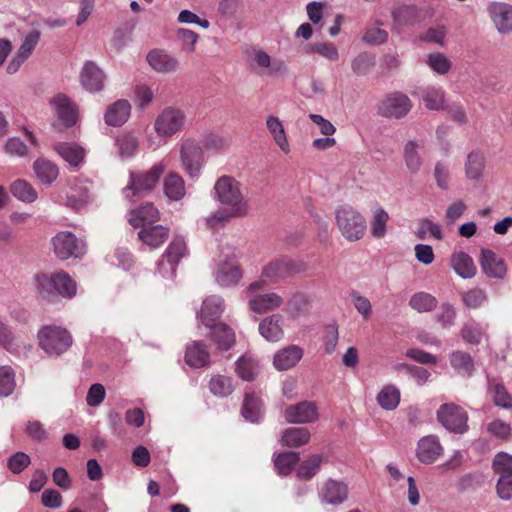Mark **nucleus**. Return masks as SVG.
<instances>
[{
    "instance_id": "obj_15",
    "label": "nucleus",
    "mask_w": 512,
    "mask_h": 512,
    "mask_svg": "<svg viewBox=\"0 0 512 512\" xmlns=\"http://www.w3.org/2000/svg\"><path fill=\"white\" fill-rule=\"evenodd\" d=\"M412 103L406 94L394 92L388 94L378 105V114L387 118L400 119L411 110Z\"/></svg>"
},
{
    "instance_id": "obj_43",
    "label": "nucleus",
    "mask_w": 512,
    "mask_h": 512,
    "mask_svg": "<svg viewBox=\"0 0 512 512\" xmlns=\"http://www.w3.org/2000/svg\"><path fill=\"white\" fill-rule=\"evenodd\" d=\"M210 329L212 330V339L218 349L228 350L234 345L235 333L228 325L217 323Z\"/></svg>"
},
{
    "instance_id": "obj_25",
    "label": "nucleus",
    "mask_w": 512,
    "mask_h": 512,
    "mask_svg": "<svg viewBox=\"0 0 512 512\" xmlns=\"http://www.w3.org/2000/svg\"><path fill=\"white\" fill-rule=\"evenodd\" d=\"M53 149L71 169H78L84 163L86 150L76 143L57 142L53 145Z\"/></svg>"
},
{
    "instance_id": "obj_18",
    "label": "nucleus",
    "mask_w": 512,
    "mask_h": 512,
    "mask_svg": "<svg viewBox=\"0 0 512 512\" xmlns=\"http://www.w3.org/2000/svg\"><path fill=\"white\" fill-rule=\"evenodd\" d=\"M40 38L41 32L39 30H33L23 36L21 45L7 65L8 74H15L20 69L38 45Z\"/></svg>"
},
{
    "instance_id": "obj_8",
    "label": "nucleus",
    "mask_w": 512,
    "mask_h": 512,
    "mask_svg": "<svg viewBox=\"0 0 512 512\" xmlns=\"http://www.w3.org/2000/svg\"><path fill=\"white\" fill-rule=\"evenodd\" d=\"M186 123L184 111L174 108H164L154 121V131L161 138H171L182 131Z\"/></svg>"
},
{
    "instance_id": "obj_4",
    "label": "nucleus",
    "mask_w": 512,
    "mask_h": 512,
    "mask_svg": "<svg viewBox=\"0 0 512 512\" xmlns=\"http://www.w3.org/2000/svg\"><path fill=\"white\" fill-rule=\"evenodd\" d=\"M165 169V162L160 161L154 164L148 171L130 172L129 183L123 189L124 197L132 200L133 197H143L150 193L157 185Z\"/></svg>"
},
{
    "instance_id": "obj_27",
    "label": "nucleus",
    "mask_w": 512,
    "mask_h": 512,
    "mask_svg": "<svg viewBox=\"0 0 512 512\" xmlns=\"http://www.w3.org/2000/svg\"><path fill=\"white\" fill-rule=\"evenodd\" d=\"M303 349L298 345H288L273 356V366L277 371L293 368L303 357Z\"/></svg>"
},
{
    "instance_id": "obj_23",
    "label": "nucleus",
    "mask_w": 512,
    "mask_h": 512,
    "mask_svg": "<svg viewBox=\"0 0 512 512\" xmlns=\"http://www.w3.org/2000/svg\"><path fill=\"white\" fill-rule=\"evenodd\" d=\"M479 263L484 274L490 278L503 279L506 276L507 266L504 259L490 249L481 250Z\"/></svg>"
},
{
    "instance_id": "obj_22",
    "label": "nucleus",
    "mask_w": 512,
    "mask_h": 512,
    "mask_svg": "<svg viewBox=\"0 0 512 512\" xmlns=\"http://www.w3.org/2000/svg\"><path fill=\"white\" fill-rule=\"evenodd\" d=\"M284 417L287 422L295 424H306L318 419V407L314 402L303 401L295 405L288 406L284 411Z\"/></svg>"
},
{
    "instance_id": "obj_64",
    "label": "nucleus",
    "mask_w": 512,
    "mask_h": 512,
    "mask_svg": "<svg viewBox=\"0 0 512 512\" xmlns=\"http://www.w3.org/2000/svg\"><path fill=\"white\" fill-rule=\"evenodd\" d=\"M176 36L181 42V49L186 53H192L195 51L196 43L198 41V34L194 31L186 28H178L176 30Z\"/></svg>"
},
{
    "instance_id": "obj_39",
    "label": "nucleus",
    "mask_w": 512,
    "mask_h": 512,
    "mask_svg": "<svg viewBox=\"0 0 512 512\" xmlns=\"http://www.w3.org/2000/svg\"><path fill=\"white\" fill-rule=\"evenodd\" d=\"M37 179L44 185H51L59 175L58 166L45 158H38L33 164Z\"/></svg>"
},
{
    "instance_id": "obj_6",
    "label": "nucleus",
    "mask_w": 512,
    "mask_h": 512,
    "mask_svg": "<svg viewBox=\"0 0 512 512\" xmlns=\"http://www.w3.org/2000/svg\"><path fill=\"white\" fill-rule=\"evenodd\" d=\"M246 58L251 69L260 75L269 77L284 76L288 72V67L284 60L272 58L262 48H251L246 52Z\"/></svg>"
},
{
    "instance_id": "obj_54",
    "label": "nucleus",
    "mask_w": 512,
    "mask_h": 512,
    "mask_svg": "<svg viewBox=\"0 0 512 512\" xmlns=\"http://www.w3.org/2000/svg\"><path fill=\"white\" fill-rule=\"evenodd\" d=\"M299 461V453L288 451L278 454L274 458L275 468L280 475H288Z\"/></svg>"
},
{
    "instance_id": "obj_61",
    "label": "nucleus",
    "mask_w": 512,
    "mask_h": 512,
    "mask_svg": "<svg viewBox=\"0 0 512 512\" xmlns=\"http://www.w3.org/2000/svg\"><path fill=\"white\" fill-rule=\"evenodd\" d=\"M426 64L432 71L439 75L447 74L451 69V61L442 53L429 54L426 59Z\"/></svg>"
},
{
    "instance_id": "obj_40",
    "label": "nucleus",
    "mask_w": 512,
    "mask_h": 512,
    "mask_svg": "<svg viewBox=\"0 0 512 512\" xmlns=\"http://www.w3.org/2000/svg\"><path fill=\"white\" fill-rule=\"evenodd\" d=\"M420 143L415 140H409L403 149V158L407 170L411 174H416L421 170L423 159L419 153Z\"/></svg>"
},
{
    "instance_id": "obj_53",
    "label": "nucleus",
    "mask_w": 512,
    "mask_h": 512,
    "mask_svg": "<svg viewBox=\"0 0 512 512\" xmlns=\"http://www.w3.org/2000/svg\"><path fill=\"white\" fill-rule=\"evenodd\" d=\"M488 390L493 394V402L496 406L511 409L512 408V397L505 389L503 384L497 383L494 380H488Z\"/></svg>"
},
{
    "instance_id": "obj_44",
    "label": "nucleus",
    "mask_w": 512,
    "mask_h": 512,
    "mask_svg": "<svg viewBox=\"0 0 512 512\" xmlns=\"http://www.w3.org/2000/svg\"><path fill=\"white\" fill-rule=\"evenodd\" d=\"M421 98L425 107L429 110H440L445 108V91L441 87H426L422 91Z\"/></svg>"
},
{
    "instance_id": "obj_31",
    "label": "nucleus",
    "mask_w": 512,
    "mask_h": 512,
    "mask_svg": "<svg viewBox=\"0 0 512 512\" xmlns=\"http://www.w3.org/2000/svg\"><path fill=\"white\" fill-rule=\"evenodd\" d=\"M159 219V211L152 203H146L130 212L128 221L133 227L147 228Z\"/></svg>"
},
{
    "instance_id": "obj_35",
    "label": "nucleus",
    "mask_w": 512,
    "mask_h": 512,
    "mask_svg": "<svg viewBox=\"0 0 512 512\" xmlns=\"http://www.w3.org/2000/svg\"><path fill=\"white\" fill-rule=\"evenodd\" d=\"M266 127L279 149L283 153L288 154L290 152V144L282 121L274 115H269L266 118Z\"/></svg>"
},
{
    "instance_id": "obj_48",
    "label": "nucleus",
    "mask_w": 512,
    "mask_h": 512,
    "mask_svg": "<svg viewBox=\"0 0 512 512\" xmlns=\"http://www.w3.org/2000/svg\"><path fill=\"white\" fill-rule=\"evenodd\" d=\"M388 213L382 208L377 207L372 212L370 222V232L374 238L382 239L387 233Z\"/></svg>"
},
{
    "instance_id": "obj_1",
    "label": "nucleus",
    "mask_w": 512,
    "mask_h": 512,
    "mask_svg": "<svg viewBox=\"0 0 512 512\" xmlns=\"http://www.w3.org/2000/svg\"><path fill=\"white\" fill-rule=\"evenodd\" d=\"M213 198L233 215L246 217L250 213V202L243 193L242 184L234 177H219L213 187Z\"/></svg>"
},
{
    "instance_id": "obj_41",
    "label": "nucleus",
    "mask_w": 512,
    "mask_h": 512,
    "mask_svg": "<svg viewBox=\"0 0 512 512\" xmlns=\"http://www.w3.org/2000/svg\"><path fill=\"white\" fill-rule=\"evenodd\" d=\"M310 431L303 427H291L282 432L280 442L287 447H300L309 442Z\"/></svg>"
},
{
    "instance_id": "obj_49",
    "label": "nucleus",
    "mask_w": 512,
    "mask_h": 512,
    "mask_svg": "<svg viewBox=\"0 0 512 512\" xmlns=\"http://www.w3.org/2000/svg\"><path fill=\"white\" fill-rule=\"evenodd\" d=\"M437 299L427 292H417L409 300V306L419 313L430 312L436 308Z\"/></svg>"
},
{
    "instance_id": "obj_30",
    "label": "nucleus",
    "mask_w": 512,
    "mask_h": 512,
    "mask_svg": "<svg viewBox=\"0 0 512 512\" xmlns=\"http://www.w3.org/2000/svg\"><path fill=\"white\" fill-rule=\"evenodd\" d=\"M393 23L391 30L400 33L404 27L415 24L418 20V11L415 6L399 5L392 9Z\"/></svg>"
},
{
    "instance_id": "obj_24",
    "label": "nucleus",
    "mask_w": 512,
    "mask_h": 512,
    "mask_svg": "<svg viewBox=\"0 0 512 512\" xmlns=\"http://www.w3.org/2000/svg\"><path fill=\"white\" fill-rule=\"evenodd\" d=\"M80 83L91 93L100 92L104 88L105 75L93 61H87L80 72Z\"/></svg>"
},
{
    "instance_id": "obj_12",
    "label": "nucleus",
    "mask_w": 512,
    "mask_h": 512,
    "mask_svg": "<svg viewBox=\"0 0 512 512\" xmlns=\"http://www.w3.org/2000/svg\"><path fill=\"white\" fill-rule=\"evenodd\" d=\"M180 159L183 169L191 178L199 177L204 164V153L196 140L186 139L182 142Z\"/></svg>"
},
{
    "instance_id": "obj_29",
    "label": "nucleus",
    "mask_w": 512,
    "mask_h": 512,
    "mask_svg": "<svg viewBox=\"0 0 512 512\" xmlns=\"http://www.w3.org/2000/svg\"><path fill=\"white\" fill-rule=\"evenodd\" d=\"M283 316L272 314L259 323V333L269 342H278L284 337Z\"/></svg>"
},
{
    "instance_id": "obj_36",
    "label": "nucleus",
    "mask_w": 512,
    "mask_h": 512,
    "mask_svg": "<svg viewBox=\"0 0 512 512\" xmlns=\"http://www.w3.org/2000/svg\"><path fill=\"white\" fill-rule=\"evenodd\" d=\"M209 352L201 341L188 344L185 352V362L190 367L201 368L209 363Z\"/></svg>"
},
{
    "instance_id": "obj_52",
    "label": "nucleus",
    "mask_w": 512,
    "mask_h": 512,
    "mask_svg": "<svg viewBox=\"0 0 512 512\" xmlns=\"http://www.w3.org/2000/svg\"><path fill=\"white\" fill-rule=\"evenodd\" d=\"M451 366L460 373L471 376L474 362L470 354L463 351H454L449 355Z\"/></svg>"
},
{
    "instance_id": "obj_50",
    "label": "nucleus",
    "mask_w": 512,
    "mask_h": 512,
    "mask_svg": "<svg viewBox=\"0 0 512 512\" xmlns=\"http://www.w3.org/2000/svg\"><path fill=\"white\" fill-rule=\"evenodd\" d=\"M377 403L385 410H394L400 403V391L393 385H387L377 395Z\"/></svg>"
},
{
    "instance_id": "obj_9",
    "label": "nucleus",
    "mask_w": 512,
    "mask_h": 512,
    "mask_svg": "<svg viewBox=\"0 0 512 512\" xmlns=\"http://www.w3.org/2000/svg\"><path fill=\"white\" fill-rule=\"evenodd\" d=\"M53 252L60 260H67L71 257L81 258L86 253V244L78 239L72 232L61 231L51 240Z\"/></svg>"
},
{
    "instance_id": "obj_13",
    "label": "nucleus",
    "mask_w": 512,
    "mask_h": 512,
    "mask_svg": "<svg viewBox=\"0 0 512 512\" xmlns=\"http://www.w3.org/2000/svg\"><path fill=\"white\" fill-rule=\"evenodd\" d=\"M214 278L218 285L225 288L235 286L239 283L242 278V272L234 253L221 255L214 271Z\"/></svg>"
},
{
    "instance_id": "obj_63",
    "label": "nucleus",
    "mask_w": 512,
    "mask_h": 512,
    "mask_svg": "<svg viewBox=\"0 0 512 512\" xmlns=\"http://www.w3.org/2000/svg\"><path fill=\"white\" fill-rule=\"evenodd\" d=\"M375 65L374 56L364 52L356 56L351 63L352 71L359 76L366 75Z\"/></svg>"
},
{
    "instance_id": "obj_42",
    "label": "nucleus",
    "mask_w": 512,
    "mask_h": 512,
    "mask_svg": "<svg viewBox=\"0 0 512 512\" xmlns=\"http://www.w3.org/2000/svg\"><path fill=\"white\" fill-rule=\"evenodd\" d=\"M164 193L173 201H179L185 196V182L175 172L169 173L164 179Z\"/></svg>"
},
{
    "instance_id": "obj_7",
    "label": "nucleus",
    "mask_w": 512,
    "mask_h": 512,
    "mask_svg": "<svg viewBox=\"0 0 512 512\" xmlns=\"http://www.w3.org/2000/svg\"><path fill=\"white\" fill-rule=\"evenodd\" d=\"M39 346L50 356H59L72 345V336L64 328L47 325L38 332Z\"/></svg>"
},
{
    "instance_id": "obj_60",
    "label": "nucleus",
    "mask_w": 512,
    "mask_h": 512,
    "mask_svg": "<svg viewBox=\"0 0 512 512\" xmlns=\"http://www.w3.org/2000/svg\"><path fill=\"white\" fill-rule=\"evenodd\" d=\"M210 391L219 397H226L233 391L232 380L229 377L216 375L209 382Z\"/></svg>"
},
{
    "instance_id": "obj_38",
    "label": "nucleus",
    "mask_w": 512,
    "mask_h": 512,
    "mask_svg": "<svg viewBox=\"0 0 512 512\" xmlns=\"http://www.w3.org/2000/svg\"><path fill=\"white\" fill-rule=\"evenodd\" d=\"M488 325L475 320H469L463 324L460 335L468 344L478 345L487 336Z\"/></svg>"
},
{
    "instance_id": "obj_47",
    "label": "nucleus",
    "mask_w": 512,
    "mask_h": 512,
    "mask_svg": "<svg viewBox=\"0 0 512 512\" xmlns=\"http://www.w3.org/2000/svg\"><path fill=\"white\" fill-rule=\"evenodd\" d=\"M242 415L247 421L252 423H256L262 418V403L254 394H247L245 396Z\"/></svg>"
},
{
    "instance_id": "obj_3",
    "label": "nucleus",
    "mask_w": 512,
    "mask_h": 512,
    "mask_svg": "<svg viewBox=\"0 0 512 512\" xmlns=\"http://www.w3.org/2000/svg\"><path fill=\"white\" fill-rule=\"evenodd\" d=\"M35 281L37 291L44 299L51 300L57 295L71 299L77 292L75 281L66 272L38 275Z\"/></svg>"
},
{
    "instance_id": "obj_10",
    "label": "nucleus",
    "mask_w": 512,
    "mask_h": 512,
    "mask_svg": "<svg viewBox=\"0 0 512 512\" xmlns=\"http://www.w3.org/2000/svg\"><path fill=\"white\" fill-rule=\"evenodd\" d=\"M306 270L307 264L305 262L289 257H281L264 266L262 275L272 282H277L280 279L303 273Z\"/></svg>"
},
{
    "instance_id": "obj_21",
    "label": "nucleus",
    "mask_w": 512,
    "mask_h": 512,
    "mask_svg": "<svg viewBox=\"0 0 512 512\" xmlns=\"http://www.w3.org/2000/svg\"><path fill=\"white\" fill-rule=\"evenodd\" d=\"M225 310V302L221 296L211 295L204 299L197 313L198 322L207 328H212Z\"/></svg>"
},
{
    "instance_id": "obj_34",
    "label": "nucleus",
    "mask_w": 512,
    "mask_h": 512,
    "mask_svg": "<svg viewBox=\"0 0 512 512\" xmlns=\"http://www.w3.org/2000/svg\"><path fill=\"white\" fill-rule=\"evenodd\" d=\"M310 308L311 300L309 295L305 292L296 291L289 296L285 311L290 318L296 319L307 314Z\"/></svg>"
},
{
    "instance_id": "obj_32",
    "label": "nucleus",
    "mask_w": 512,
    "mask_h": 512,
    "mask_svg": "<svg viewBox=\"0 0 512 512\" xmlns=\"http://www.w3.org/2000/svg\"><path fill=\"white\" fill-rule=\"evenodd\" d=\"M450 266L462 279H471L477 272V268L472 257L463 251L454 252L451 255Z\"/></svg>"
},
{
    "instance_id": "obj_14",
    "label": "nucleus",
    "mask_w": 512,
    "mask_h": 512,
    "mask_svg": "<svg viewBox=\"0 0 512 512\" xmlns=\"http://www.w3.org/2000/svg\"><path fill=\"white\" fill-rule=\"evenodd\" d=\"M437 419L448 431L462 434L467 430V413L453 403L441 405L437 411Z\"/></svg>"
},
{
    "instance_id": "obj_5",
    "label": "nucleus",
    "mask_w": 512,
    "mask_h": 512,
    "mask_svg": "<svg viewBox=\"0 0 512 512\" xmlns=\"http://www.w3.org/2000/svg\"><path fill=\"white\" fill-rule=\"evenodd\" d=\"M265 287V280H257L250 283L243 291L249 310L256 314H264L276 310L284 303L283 297L278 293H260Z\"/></svg>"
},
{
    "instance_id": "obj_33",
    "label": "nucleus",
    "mask_w": 512,
    "mask_h": 512,
    "mask_svg": "<svg viewBox=\"0 0 512 512\" xmlns=\"http://www.w3.org/2000/svg\"><path fill=\"white\" fill-rule=\"evenodd\" d=\"M130 112V103L120 99L107 107L104 119L109 126H121L128 120Z\"/></svg>"
},
{
    "instance_id": "obj_57",
    "label": "nucleus",
    "mask_w": 512,
    "mask_h": 512,
    "mask_svg": "<svg viewBox=\"0 0 512 512\" xmlns=\"http://www.w3.org/2000/svg\"><path fill=\"white\" fill-rule=\"evenodd\" d=\"M322 461L323 457L319 454L310 456L300 464L297 470V476L305 480L311 479L318 473Z\"/></svg>"
},
{
    "instance_id": "obj_28",
    "label": "nucleus",
    "mask_w": 512,
    "mask_h": 512,
    "mask_svg": "<svg viewBox=\"0 0 512 512\" xmlns=\"http://www.w3.org/2000/svg\"><path fill=\"white\" fill-rule=\"evenodd\" d=\"M443 453L438 438L434 435L422 437L417 445V458L421 463L431 464Z\"/></svg>"
},
{
    "instance_id": "obj_16",
    "label": "nucleus",
    "mask_w": 512,
    "mask_h": 512,
    "mask_svg": "<svg viewBox=\"0 0 512 512\" xmlns=\"http://www.w3.org/2000/svg\"><path fill=\"white\" fill-rule=\"evenodd\" d=\"M186 254L187 247L184 238L180 236L174 237L164 253V258L168 259L169 270L163 271L164 259H161L157 263L158 273L163 278H173L178 263Z\"/></svg>"
},
{
    "instance_id": "obj_46",
    "label": "nucleus",
    "mask_w": 512,
    "mask_h": 512,
    "mask_svg": "<svg viewBox=\"0 0 512 512\" xmlns=\"http://www.w3.org/2000/svg\"><path fill=\"white\" fill-rule=\"evenodd\" d=\"M485 158L482 153L472 151L468 154L465 163V174L468 179L478 180L484 171Z\"/></svg>"
},
{
    "instance_id": "obj_56",
    "label": "nucleus",
    "mask_w": 512,
    "mask_h": 512,
    "mask_svg": "<svg viewBox=\"0 0 512 512\" xmlns=\"http://www.w3.org/2000/svg\"><path fill=\"white\" fill-rule=\"evenodd\" d=\"M236 373L245 381H251L258 373V363L251 357L242 356L236 362Z\"/></svg>"
},
{
    "instance_id": "obj_51",
    "label": "nucleus",
    "mask_w": 512,
    "mask_h": 512,
    "mask_svg": "<svg viewBox=\"0 0 512 512\" xmlns=\"http://www.w3.org/2000/svg\"><path fill=\"white\" fill-rule=\"evenodd\" d=\"M116 144L118 146V156L125 160L135 155L139 140L135 135L126 133L117 138Z\"/></svg>"
},
{
    "instance_id": "obj_17",
    "label": "nucleus",
    "mask_w": 512,
    "mask_h": 512,
    "mask_svg": "<svg viewBox=\"0 0 512 512\" xmlns=\"http://www.w3.org/2000/svg\"><path fill=\"white\" fill-rule=\"evenodd\" d=\"M488 15L501 35L512 33V5L506 2L493 1L487 6Z\"/></svg>"
},
{
    "instance_id": "obj_58",
    "label": "nucleus",
    "mask_w": 512,
    "mask_h": 512,
    "mask_svg": "<svg viewBox=\"0 0 512 512\" xmlns=\"http://www.w3.org/2000/svg\"><path fill=\"white\" fill-rule=\"evenodd\" d=\"M0 346L14 353L18 348L17 337L7 321L0 318Z\"/></svg>"
},
{
    "instance_id": "obj_26",
    "label": "nucleus",
    "mask_w": 512,
    "mask_h": 512,
    "mask_svg": "<svg viewBox=\"0 0 512 512\" xmlns=\"http://www.w3.org/2000/svg\"><path fill=\"white\" fill-rule=\"evenodd\" d=\"M150 67L158 73H174L179 69V60L164 50L154 49L147 55Z\"/></svg>"
},
{
    "instance_id": "obj_19",
    "label": "nucleus",
    "mask_w": 512,
    "mask_h": 512,
    "mask_svg": "<svg viewBox=\"0 0 512 512\" xmlns=\"http://www.w3.org/2000/svg\"><path fill=\"white\" fill-rule=\"evenodd\" d=\"M93 201L90 190L86 182L79 179H73L69 182V189L63 199V204L75 211L84 209Z\"/></svg>"
},
{
    "instance_id": "obj_37",
    "label": "nucleus",
    "mask_w": 512,
    "mask_h": 512,
    "mask_svg": "<svg viewBox=\"0 0 512 512\" xmlns=\"http://www.w3.org/2000/svg\"><path fill=\"white\" fill-rule=\"evenodd\" d=\"M168 236V228L162 225H151L138 232L139 239L150 248L159 247L167 240Z\"/></svg>"
},
{
    "instance_id": "obj_20",
    "label": "nucleus",
    "mask_w": 512,
    "mask_h": 512,
    "mask_svg": "<svg viewBox=\"0 0 512 512\" xmlns=\"http://www.w3.org/2000/svg\"><path fill=\"white\" fill-rule=\"evenodd\" d=\"M349 494V489L346 483L334 479L326 480L318 491V497L324 505H340L344 503Z\"/></svg>"
},
{
    "instance_id": "obj_59",
    "label": "nucleus",
    "mask_w": 512,
    "mask_h": 512,
    "mask_svg": "<svg viewBox=\"0 0 512 512\" xmlns=\"http://www.w3.org/2000/svg\"><path fill=\"white\" fill-rule=\"evenodd\" d=\"M492 468L498 478L503 476L512 478V455L505 452L497 453L494 456Z\"/></svg>"
},
{
    "instance_id": "obj_55",
    "label": "nucleus",
    "mask_w": 512,
    "mask_h": 512,
    "mask_svg": "<svg viewBox=\"0 0 512 512\" xmlns=\"http://www.w3.org/2000/svg\"><path fill=\"white\" fill-rule=\"evenodd\" d=\"M232 218H241L239 215H233L229 209L221 206V208L213 211L204 219L206 228L214 230L224 226Z\"/></svg>"
},
{
    "instance_id": "obj_11",
    "label": "nucleus",
    "mask_w": 512,
    "mask_h": 512,
    "mask_svg": "<svg viewBox=\"0 0 512 512\" xmlns=\"http://www.w3.org/2000/svg\"><path fill=\"white\" fill-rule=\"evenodd\" d=\"M49 106L62 126L70 128L76 125L79 118L78 105L66 94L58 93L51 97Z\"/></svg>"
},
{
    "instance_id": "obj_2",
    "label": "nucleus",
    "mask_w": 512,
    "mask_h": 512,
    "mask_svg": "<svg viewBox=\"0 0 512 512\" xmlns=\"http://www.w3.org/2000/svg\"><path fill=\"white\" fill-rule=\"evenodd\" d=\"M335 221L341 235L349 242L361 240L366 233L365 217L349 204H343L336 208Z\"/></svg>"
},
{
    "instance_id": "obj_62",
    "label": "nucleus",
    "mask_w": 512,
    "mask_h": 512,
    "mask_svg": "<svg viewBox=\"0 0 512 512\" xmlns=\"http://www.w3.org/2000/svg\"><path fill=\"white\" fill-rule=\"evenodd\" d=\"M430 234L434 239H443V233L440 224L433 222L429 218H421L419 220V227L417 229V237L425 239L427 234Z\"/></svg>"
},
{
    "instance_id": "obj_45",
    "label": "nucleus",
    "mask_w": 512,
    "mask_h": 512,
    "mask_svg": "<svg viewBox=\"0 0 512 512\" xmlns=\"http://www.w3.org/2000/svg\"><path fill=\"white\" fill-rule=\"evenodd\" d=\"M10 192L16 199L24 203H33L38 197L33 186L23 179L15 180L10 185Z\"/></svg>"
}]
</instances>
